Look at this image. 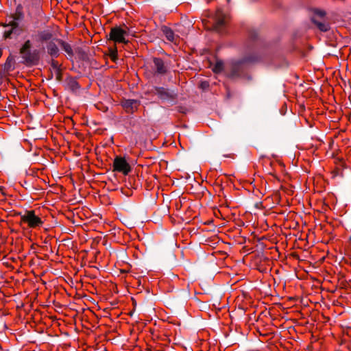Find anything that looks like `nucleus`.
I'll return each mask as SVG.
<instances>
[{"mask_svg": "<svg viewBox=\"0 0 351 351\" xmlns=\"http://www.w3.org/2000/svg\"><path fill=\"white\" fill-rule=\"evenodd\" d=\"M113 171L126 176L131 171V167L124 158L117 156L113 162Z\"/></svg>", "mask_w": 351, "mask_h": 351, "instance_id": "obj_4", "label": "nucleus"}, {"mask_svg": "<svg viewBox=\"0 0 351 351\" xmlns=\"http://www.w3.org/2000/svg\"><path fill=\"white\" fill-rule=\"evenodd\" d=\"M58 38H53L51 40L47 43L46 47L47 53L52 58H57L59 56V49L58 47L57 40Z\"/></svg>", "mask_w": 351, "mask_h": 351, "instance_id": "obj_7", "label": "nucleus"}, {"mask_svg": "<svg viewBox=\"0 0 351 351\" xmlns=\"http://www.w3.org/2000/svg\"><path fill=\"white\" fill-rule=\"evenodd\" d=\"M155 94L162 100H173L176 97V94L173 91L163 87H156Z\"/></svg>", "mask_w": 351, "mask_h": 351, "instance_id": "obj_6", "label": "nucleus"}, {"mask_svg": "<svg viewBox=\"0 0 351 351\" xmlns=\"http://www.w3.org/2000/svg\"><path fill=\"white\" fill-rule=\"evenodd\" d=\"M14 64H15V60H14V58L12 56H10L7 58V60L4 64V69L6 70L7 71H10L14 70Z\"/></svg>", "mask_w": 351, "mask_h": 351, "instance_id": "obj_14", "label": "nucleus"}, {"mask_svg": "<svg viewBox=\"0 0 351 351\" xmlns=\"http://www.w3.org/2000/svg\"><path fill=\"white\" fill-rule=\"evenodd\" d=\"M57 42H58V44L61 46L62 49L64 50L65 52H66L68 55H69V56L73 55V51L72 47L68 43H66L61 39H58Z\"/></svg>", "mask_w": 351, "mask_h": 351, "instance_id": "obj_13", "label": "nucleus"}, {"mask_svg": "<svg viewBox=\"0 0 351 351\" xmlns=\"http://www.w3.org/2000/svg\"><path fill=\"white\" fill-rule=\"evenodd\" d=\"M15 20H21L23 18V14L22 12V8L21 5L17 6L16 11L14 15Z\"/></svg>", "mask_w": 351, "mask_h": 351, "instance_id": "obj_16", "label": "nucleus"}, {"mask_svg": "<svg viewBox=\"0 0 351 351\" xmlns=\"http://www.w3.org/2000/svg\"><path fill=\"white\" fill-rule=\"evenodd\" d=\"M315 16L312 18L313 23L316 25V26L317 27V28L319 30H321L322 32H327L329 29L328 24L326 23L324 21H319L317 20L315 18L316 16H319V18H321L322 19L324 20V16L326 15V12L322 10H317L315 11Z\"/></svg>", "mask_w": 351, "mask_h": 351, "instance_id": "obj_5", "label": "nucleus"}, {"mask_svg": "<svg viewBox=\"0 0 351 351\" xmlns=\"http://www.w3.org/2000/svg\"><path fill=\"white\" fill-rule=\"evenodd\" d=\"M161 30L167 40L169 41L176 43L178 40L179 37L174 34L173 31L170 27L163 26L162 27Z\"/></svg>", "mask_w": 351, "mask_h": 351, "instance_id": "obj_10", "label": "nucleus"}, {"mask_svg": "<svg viewBox=\"0 0 351 351\" xmlns=\"http://www.w3.org/2000/svg\"><path fill=\"white\" fill-rule=\"evenodd\" d=\"M33 43L29 39L25 41L19 49L23 62L27 66L37 65L40 60V52L33 49Z\"/></svg>", "mask_w": 351, "mask_h": 351, "instance_id": "obj_1", "label": "nucleus"}, {"mask_svg": "<svg viewBox=\"0 0 351 351\" xmlns=\"http://www.w3.org/2000/svg\"><path fill=\"white\" fill-rule=\"evenodd\" d=\"M109 56L110 57L111 60H113L114 62L117 60V49L116 47L114 48L109 49Z\"/></svg>", "mask_w": 351, "mask_h": 351, "instance_id": "obj_15", "label": "nucleus"}, {"mask_svg": "<svg viewBox=\"0 0 351 351\" xmlns=\"http://www.w3.org/2000/svg\"><path fill=\"white\" fill-rule=\"evenodd\" d=\"M38 36L39 38V41L40 43H47L53 38H54L52 32L49 30H44L39 32L38 34Z\"/></svg>", "mask_w": 351, "mask_h": 351, "instance_id": "obj_12", "label": "nucleus"}, {"mask_svg": "<svg viewBox=\"0 0 351 351\" xmlns=\"http://www.w3.org/2000/svg\"><path fill=\"white\" fill-rule=\"evenodd\" d=\"M16 32V29H13V28H11L8 29V30H5L4 32H3V37L5 38H11V36L12 34L15 33Z\"/></svg>", "mask_w": 351, "mask_h": 351, "instance_id": "obj_19", "label": "nucleus"}, {"mask_svg": "<svg viewBox=\"0 0 351 351\" xmlns=\"http://www.w3.org/2000/svg\"><path fill=\"white\" fill-rule=\"evenodd\" d=\"M17 21L18 20H15V17L14 16L13 20L10 21L8 24L3 25V26L4 27H10L11 28L16 29L19 26V23H18Z\"/></svg>", "mask_w": 351, "mask_h": 351, "instance_id": "obj_18", "label": "nucleus"}, {"mask_svg": "<svg viewBox=\"0 0 351 351\" xmlns=\"http://www.w3.org/2000/svg\"><path fill=\"white\" fill-rule=\"evenodd\" d=\"M216 21L213 25V28L217 32H220L221 29L224 25L225 23V16L223 14L222 11L218 9L216 12Z\"/></svg>", "mask_w": 351, "mask_h": 351, "instance_id": "obj_9", "label": "nucleus"}, {"mask_svg": "<svg viewBox=\"0 0 351 351\" xmlns=\"http://www.w3.org/2000/svg\"><path fill=\"white\" fill-rule=\"evenodd\" d=\"M155 69L158 74H165L167 72V67L164 61L159 58H154L153 60Z\"/></svg>", "mask_w": 351, "mask_h": 351, "instance_id": "obj_11", "label": "nucleus"}, {"mask_svg": "<svg viewBox=\"0 0 351 351\" xmlns=\"http://www.w3.org/2000/svg\"><path fill=\"white\" fill-rule=\"evenodd\" d=\"M139 101L136 99H126L122 103V106L128 113H133L139 106Z\"/></svg>", "mask_w": 351, "mask_h": 351, "instance_id": "obj_8", "label": "nucleus"}, {"mask_svg": "<svg viewBox=\"0 0 351 351\" xmlns=\"http://www.w3.org/2000/svg\"><path fill=\"white\" fill-rule=\"evenodd\" d=\"M19 215L21 223H26L29 228L35 229L43 224V220L36 215L34 210H25L23 214L19 213Z\"/></svg>", "mask_w": 351, "mask_h": 351, "instance_id": "obj_2", "label": "nucleus"}, {"mask_svg": "<svg viewBox=\"0 0 351 351\" xmlns=\"http://www.w3.org/2000/svg\"><path fill=\"white\" fill-rule=\"evenodd\" d=\"M126 29H128L126 26L125 29L118 26L112 27L108 35V40L115 43H128V40L125 39V37L128 35Z\"/></svg>", "mask_w": 351, "mask_h": 351, "instance_id": "obj_3", "label": "nucleus"}, {"mask_svg": "<svg viewBox=\"0 0 351 351\" xmlns=\"http://www.w3.org/2000/svg\"><path fill=\"white\" fill-rule=\"evenodd\" d=\"M223 69V64L221 62H217L216 64L213 66V71L215 73H219Z\"/></svg>", "mask_w": 351, "mask_h": 351, "instance_id": "obj_17", "label": "nucleus"}, {"mask_svg": "<svg viewBox=\"0 0 351 351\" xmlns=\"http://www.w3.org/2000/svg\"><path fill=\"white\" fill-rule=\"evenodd\" d=\"M3 51L1 49H0V58L2 56Z\"/></svg>", "mask_w": 351, "mask_h": 351, "instance_id": "obj_20", "label": "nucleus"}]
</instances>
